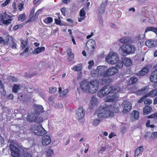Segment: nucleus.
Here are the masks:
<instances>
[{
    "mask_svg": "<svg viewBox=\"0 0 157 157\" xmlns=\"http://www.w3.org/2000/svg\"><path fill=\"white\" fill-rule=\"evenodd\" d=\"M21 47L22 49H23L27 45V41L25 40H24L21 39Z\"/></svg>",
    "mask_w": 157,
    "mask_h": 157,
    "instance_id": "obj_45",
    "label": "nucleus"
},
{
    "mask_svg": "<svg viewBox=\"0 0 157 157\" xmlns=\"http://www.w3.org/2000/svg\"><path fill=\"white\" fill-rule=\"evenodd\" d=\"M122 59L123 62L126 66H128L132 65V61L130 59L126 57H124Z\"/></svg>",
    "mask_w": 157,
    "mask_h": 157,
    "instance_id": "obj_26",
    "label": "nucleus"
},
{
    "mask_svg": "<svg viewBox=\"0 0 157 157\" xmlns=\"http://www.w3.org/2000/svg\"><path fill=\"white\" fill-rule=\"evenodd\" d=\"M147 97L146 96V95L143 96L138 101V102L139 103L142 102L144 99Z\"/></svg>",
    "mask_w": 157,
    "mask_h": 157,
    "instance_id": "obj_63",
    "label": "nucleus"
},
{
    "mask_svg": "<svg viewBox=\"0 0 157 157\" xmlns=\"http://www.w3.org/2000/svg\"><path fill=\"white\" fill-rule=\"evenodd\" d=\"M53 21V19L52 17H47L44 20V22L46 24H48L51 23Z\"/></svg>",
    "mask_w": 157,
    "mask_h": 157,
    "instance_id": "obj_43",
    "label": "nucleus"
},
{
    "mask_svg": "<svg viewBox=\"0 0 157 157\" xmlns=\"http://www.w3.org/2000/svg\"><path fill=\"white\" fill-rule=\"evenodd\" d=\"M149 90V87L148 86H146L140 90L135 91L134 93L137 95H142L146 94L148 92Z\"/></svg>",
    "mask_w": 157,
    "mask_h": 157,
    "instance_id": "obj_18",
    "label": "nucleus"
},
{
    "mask_svg": "<svg viewBox=\"0 0 157 157\" xmlns=\"http://www.w3.org/2000/svg\"><path fill=\"white\" fill-rule=\"evenodd\" d=\"M137 78L136 77H131L130 80H129L128 83L129 84H131L137 81Z\"/></svg>",
    "mask_w": 157,
    "mask_h": 157,
    "instance_id": "obj_48",
    "label": "nucleus"
},
{
    "mask_svg": "<svg viewBox=\"0 0 157 157\" xmlns=\"http://www.w3.org/2000/svg\"><path fill=\"white\" fill-rule=\"evenodd\" d=\"M150 80L153 82H157V70L151 73L150 76Z\"/></svg>",
    "mask_w": 157,
    "mask_h": 157,
    "instance_id": "obj_21",
    "label": "nucleus"
},
{
    "mask_svg": "<svg viewBox=\"0 0 157 157\" xmlns=\"http://www.w3.org/2000/svg\"><path fill=\"white\" fill-rule=\"evenodd\" d=\"M30 129L34 134L38 136H42L46 133V131L40 125H33L31 127Z\"/></svg>",
    "mask_w": 157,
    "mask_h": 157,
    "instance_id": "obj_5",
    "label": "nucleus"
},
{
    "mask_svg": "<svg viewBox=\"0 0 157 157\" xmlns=\"http://www.w3.org/2000/svg\"><path fill=\"white\" fill-rule=\"evenodd\" d=\"M5 40H6V41H7V44H8L10 43H11L12 41H13L14 40L13 39L12 37L9 35L7 36Z\"/></svg>",
    "mask_w": 157,
    "mask_h": 157,
    "instance_id": "obj_44",
    "label": "nucleus"
},
{
    "mask_svg": "<svg viewBox=\"0 0 157 157\" xmlns=\"http://www.w3.org/2000/svg\"><path fill=\"white\" fill-rule=\"evenodd\" d=\"M13 20V19L11 18H8V19L5 20L2 22L3 24L6 25H8L10 24Z\"/></svg>",
    "mask_w": 157,
    "mask_h": 157,
    "instance_id": "obj_41",
    "label": "nucleus"
},
{
    "mask_svg": "<svg viewBox=\"0 0 157 157\" xmlns=\"http://www.w3.org/2000/svg\"><path fill=\"white\" fill-rule=\"evenodd\" d=\"M105 59L107 62L112 65L115 64L119 61L118 55L113 51L110 52L105 57Z\"/></svg>",
    "mask_w": 157,
    "mask_h": 157,
    "instance_id": "obj_4",
    "label": "nucleus"
},
{
    "mask_svg": "<svg viewBox=\"0 0 157 157\" xmlns=\"http://www.w3.org/2000/svg\"><path fill=\"white\" fill-rule=\"evenodd\" d=\"M89 65L88 66V68L89 69H90L94 65V63L93 60H91L88 62Z\"/></svg>",
    "mask_w": 157,
    "mask_h": 157,
    "instance_id": "obj_53",
    "label": "nucleus"
},
{
    "mask_svg": "<svg viewBox=\"0 0 157 157\" xmlns=\"http://www.w3.org/2000/svg\"><path fill=\"white\" fill-rule=\"evenodd\" d=\"M10 47L13 49H15L17 48V44L15 42V40H14L12 41L11 43L9 44Z\"/></svg>",
    "mask_w": 157,
    "mask_h": 157,
    "instance_id": "obj_47",
    "label": "nucleus"
},
{
    "mask_svg": "<svg viewBox=\"0 0 157 157\" xmlns=\"http://www.w3.org/2000/svg\"><path fill=\"white\" fill-rule=\"evenodd\" d=\"M148 71V67H145L141 69L139 72L137 73V75L139 76H143L145 75Z\"/></svg>",
    "mask_w": 157,
    "mask_h": 157,
    "instance_id": "obj_25",
    "label": "nucleus"
},
{
    "mask_svg": "<svg viewBox=\"0 0 157 157\" xmlns=\"http://www.w3.org/2000/svg\"><path fill=\"white\" fill-rule=\"evenodd\" d=\"M100 122V121L99 119H95L93 120L92 123L93 125L97 126Z\"/></svg>",
    "mask_w": 157,
    "mask_h": 157,
    "instance_id": "obj_49",
    "label": "nucleus"
},
{
    "mask_svg": "<svg viewBox=\"0 0 157 157\" xmlns=\"http://www.w3.org/2000/svg\"><path fill=\"white\" fill-rule=\"evenodd\" d=\"M101 77H103L101 79V83L102 84H106L109 82V77L108 76H104L101 75Z\"/></svg>",
    "mask_w": 157,
    "mask_h": 157,
    "instance_id": "obj_31",
    "label": "nucleus"
},
{
    "mask_svg": "<svg viewBox=\"0 0 157 157\" xmlns=\"http://www.w3.org/2000/svg\"><path fill=\"white\" fill-rule=\"evenodd\" d=\"M143 148V147H140L137 148L135 151V156H138L142 151Z\"/></svg>",
    "mask_w": 157,
    "mask_h": 157,
    "instance_id": "obj_39",
    "label": "nucleus"
},
{
    "mask_svg": "<svg viewBox=\"0 0 157 157\" xmlns=\"http://www.w3.org/2000/svg\"><path fill=\"white\" fill-rule=\"evenodd\" d=\"M144 103L145 104L149 105L151 104L152 100L150 99H146L144 101Z\"/></svg>",
    "mask_w": 157,
    "mask_h": 157,
    "instance_id": "obj_51",
    "label": "nucleus"
},
{
    "mask_svg": "<svg viewBox=\"0 0 157 157\" xmlns=\"http://www.w3.org/2000/svg\"><path fill=\"white\" fill-rule=\"evenodd\" d=\"M57 90V88L56 87H51L49 90V92L51 93H55Z\"/></svg>",
    "mask_w": 157,
    "mask_h": 157,
    "instance_id": "obj_52",
    "label": "nucleus"
},
{
    "mask_svg": "<svg viewBox=\"0 0 157 157\" xmlns=\"http://www.w3.org/2000/svg\"><path fill=\"white\" fill-rule=\"evenodd\" d=\"M71 70L78 72L81 70L82 67L80 65H75L73 67L71 68Z\"/></svg>",
    "mask_w": 157,
    "mask_h": 157,
    "instance_id": "obj_38",
    "label": "nucleus"
},
{
    "mask_svg": "<svg viewBox=\"0 0 157 157\" xmlns=\"http://www.w3.org/2000/svg\"><path fill=\"white\" fill-rule=\"evenodd\" d=\"M7 42L6 40H5L2 37L0 36V44L5 45L7 44Z\"/></svg>",
    "mask_w": 157,
    "mask_h": 157,
    "instance_id": "obj_50",
    "label": "nucleus"
},
{
    "mask_svg": "<svg viewBox=\"0 0 157 157\" xmlns=\"http://www.w3.org/2000/svg\"><path fill=\"white\" fill-rule=\"evenodd\" d=\"M26 18L25 14L24 13L19 15L18 20L19 21H23L25 20Z\"/></svg>",
    "mask_w": 157,
    "mask_h": 157,
    "instance_id": "obj_37",
    "label": "nucleus"
},
{
    "mask_svg": "<svg viewBox=\"0 0 157 157\" xmlns=\"http://www.w3.org/2000/svg\"><path fill=\"white\" fill-rule=\"evenodd\" d=\"M118 70L115 67H112L108 68L106 71L103 72V76H111L114 75L118 72Z\"/></svg>",
    "mask_w": 157,
    "mask_h": 157,
    "instance_id": "obj_9",
    "label": "nucleus"
},
{
    "mask_svg": "<svg viewBox=\"0 0 157 157\" xmlns=\"http://www.w3.org/2000/svg\"><path fill=\"white\" fill-rule=\"evenodd\" d=\"M130 39L128 37H124L119 40V42L122 44L128 42Z\"/></svg>",
    "mask_w": 157,
    "mask_h": 157,
    "instance_id": "obj_36",
    "label": "nucleus"
},
{
    "mask_svg": "<svg viewBox=\"0 0 157 157\" xmlns=\"http://www.w3.org/2000/svg\"><path fill=\"white\" fill-rule=\"evenodd\" d=\"M99 88V82L97 80H91L90 82V85L88 93L94 94L98 90Z\"/></svg>",
    "mask_w": 157,
    "mask_h": 157,
    "instance_id": "obj_6",
    "label": "nucleus"
},
{
    "mask_svg": "<svg viewBox=\"0 0 157 157\" xmlns=\"http://www.w3.org/2000/svg\"><path fill=\"white\" fill-rule=\"evenodd\" d=\"M126 87L124 86L122 90H120V88L118 86H104L98 91V96L100 98H103L106 95H109L104 98L105 102H111L116 101L119 95L117 94H114L120 91L121 93H124V91L123 89H126Z\"/></svg>",
    "mask_w": 157,
    "mask_h": 157,
    "instance_id": "obj_1",
    "label": "nucleus"
},
{
    "mask_svg": "<svg viewBox=\"0 0 157 157\" xmlns=\"http://www.w3.org/2000/svg\"><path fill=\"white\" fill-rule=\"evenodd\" d=\"M20 89V85H19L14 84L13 88V91L14 93H16Z\"/></svg>",
    "mask_w": 157,
    "mask_h": 157,
    "instance_id": "obj_40",
    "label": "nucleus"
},
{
    "mask_svg": "<svg viewBox=\"0 0 157 157\" xmlns=\"http://www.w3.org/2000/svg\"><path fill=\"white\" fill-rule=\"evenodd\" d=\"M13 12V13H15L17 10L16 3L13 2L12 5Z\"/></svg>",
    "mask_w": 157,
    "mask_h": 157,
    "instance_id": "obj_55",
    "label": "nucleus"
},
{
    "mask_svg": "<svg viewBox=\"0 0 157 157\" xmlns=\"http://www.w3.org/2000/svg\"><path fill=\"white\" fill-rule=\"evenodd\" d=\"M51 141L50 136L48 135H46L42 138V144L43 146L47 145L51 143Z\"/></svg>",
    "mask_w": 157,
    "mask_h": 157,
    "instance_id": "obj_17",
    "label": "nucleus"
},
{
    "mask_svg": "<svg viewBox=\"0 0 157 157\" xmlns=\"http://www.w3.org/2000/svg\"><path fill=\"white\" fill-rule=\"evenodd\" d=\"M10 2V0H6L2 4V6L4 7L7 5Z\"/></svg>",
    "mask_w": 157,
    "mask_h": 157,
    "instance_id": "obj_61",
    "label": "nucleus"
},
{
    "mask_svg": "<svg viewBox=\"0 0 157 157\" xmlns=\"http://www.w3.org/2000/svg\"><path fill=\"white\" fill-rule=\"evenodd\" d=\"M86 12L83 8L81 9L79 13V17L78 18V21L79 22H81L85 19L86 17Z\"/></svg>",
    "mask_w": 157,
    "mask_h": 157,
    "instance_id": "obj_19",
    "label": "nucleus"
},
{
    "mask_svg": "<svg viewBox=\"0 0 157 157\" xmlns=\"http://www.w3.org/2000/svg\"><path fill=\"white\" fill-rule=\"evenodd\" d=\"M128 44H124L121 46L119 49V52L120 54L123 56L128 55Z\"/></svg>",
    "mask_w": 157,
    "mask_h": 157,
    "instance_id": "obj_12",
    "label": "nucleus"
},
{
    "mask_svg": "<svg viewBox=\"0 0 157 157\" xmlns=\"http://www.w3.org/2000/svg\"><path fill=\"white\" fill-rule=\"evenodd\" d=\"M35 111L36 114H40L44 112V108L41 105H35Z\"/></svg>",
    "mask_w": 157,
    "mask_h": 157,
    "instance_id": "obj_23",
    "label": "nucleus"
},
{
    "mask_svg": "<svg viewBox=\"0 0 157 157\" xmlns=\"http://www.w3.org/2000/svg\"><path fill=\"white\" fill-rule=\"evenodd\" d=\"M7 79L10 81H12V82H17L18 81V79L12 76H9L7 77Z\"/></svg>",
    "mask_w": 157,
    "mask_h": 157,
    "instance_id": "obj_42",
    "label": "nucleus"
},
{
    "mask_svg": "<svg viewBox=\"0 0 157 157\" xmlns=\"http://www.w3.org/2000/svg\"><path fill=\"white\" fill-rule=\"evenodd\" d=\"M45 48L44 47H38L35 49L33 51V53L35 54H38L44 51Z\"/></svg>",
    "mask_w": 157,
    "mask_h": 157,
    "instance_id": "obj_27",
    "label": "nucleus"
},
{
    "mask_svg": "<svg viewBox=\"0 0 157 157\" xmlns=\"http://www.w3.org/2000/svg\"><path fill=\"white\" fill-rule=\"evenodd\" d=\"M139 113L137 110H133L131 113L130 118L132 121L138 120L139 117Z\"/></svg>",
    "mask_w": 157,
    "mask_h": 157,
    "instance_id": "obj_20",
    "label": "nucleus"
},
{
    "mask_svg": "<svg viewBox=\"0 0 157 157\" xmlns=\"http://www.w3.org/2000/svg\"><path fill=\"white\" fill-rule=\"evenodd\" d=\"M12 17L10 15L8 14L6 12L0 14V21L2 22L5 19L8 18H11Z\"/></svg>",
    "mask_w": 157,
    "mask_h": 157,
    "instance_id": "obj_24",
    "label": "nucleus"
},
{
    "mask_svg": "<svg viewBox=\"0 0 157 157\" xmlns=\"http://www.w3.org/2000/svg\"><path fill=\"white\" fill-rule=\"evenodd\" d=\"M95 46V41L93 39L89 40L86 43V49L90 54H92L94 52Z\"/></svg>",
    "mask_w": 157,
    "mask_h": 157,
    "instance_id": "obj_8",
    "label": "nucleus"
},
{
    "mask_svg": "<svg viewBox=\"0 0 157 157\" xmlns=\"http://www.w3.org/2000/svg\"><path fill=\"white\" fill-rule=\"evenodd\" d=\"M128 49H129L128 55L133 54L135 53L136 48L134 45L131 44H128Z\"/></svg>",
    "mask_w": 157,
    "mask_h": 157,
    "instance_id": "obj_28",
    "label": "nucleus"
},
{
    "mask_svg": "<svg viewBox=\"0 0 157 157\" xmlns=\"http://www.w3.org/2000/svg\"><path fill=\"white\" fill-rule=\"evenodd\" d=\"M68 92L69 91L67 89H65L62 92H61L60 96V97L65 96Z\"/></svg>",
    "mask_w": 157,
    "mask_h": 157,
    "instance_id": "obj_46",
    "label": "nucleus"
},
{
    "mask_svg": "<svg viewBox=\"0 0 157 157\" xmlns=\"http://www.w3.org/2000/svg\"><path fill=\"white\" fill-rule=\"evenodd\" d=\"M122 106L123 107V113H126L129 111L132 108V105L131 102L129 101L124 100L122 103Z\"/></svg>",
    "mask_w": 157,
    "mask_h": 157,
    "instance_id": "obj_11",
    "label": "nucleus"
},
{
    "mask_svg": "<svg viewBox=\"0 0 157 157\" xmlns=\"http://www.w3.org/2000/svg\"><path fill=\"white\" fill-rule=\"evenodd\" d=\"M105 71V66H98L96 70H93L91 72V75L93 77H97L101 75L103 76V72Z\"/></svg>",
    "mask_w": 157,
    "mask_h": 157,
    "instance_id": "obj_7",
    "label": "nucleus"
},
{
    "mask_svg": "<svg viewBox=\"0 0 157 157\" xmlns=\"http://www.w3.org/2000/svg\"><path fill=\"white\" fill-rule=\"evenodd\" d=\"M146 45L148 47L152 48L156 45V43L154 40H149L146 41L145 42Z\"/></svg>",
    "mask_w": 157,
    "mask_h": 157,
    "instance_id": "obj_22",
    "label": "nucleus"
},
{
    "mask_svg": "<svg viewBox=\"0 0 157 157\" xmlns=\"http://www.w3.org/2000/svg\"><path fill=\"white\" fill-rule=\"evenodd\" d=\"M151 137L152 139H155L157 137V132H154L151 134Z\"/></svg>",
    "mask_w": 157,
    "mask_h": 157,
    "instance_id": "obj_57",
    "label": "nucleus"
},
{
    "mask_svg": "<svg viewBox=\"0 0 157 157\" xmlns=\"http://www.w3.org/2000/svg\"><path fill=\"white\" fill-rule=\"evenodd\" d=\"M34 12L35 9L33 8L30 11L29 15V17H30L29 19L30 21H34L36 19V18L34 17V16L33 17Z\"/></svg>",
    "mask_w": 157,
    "mask_h": 157,
    "instance_id": "obj_32",
    "label": "nucleus"
},
{
    "mask_svg": "<svg viewBox=\"0 0 157 157\" xmlns=\"http://www.w3.org/2000/svg\"><path fill=\"white\" fill-rule=\"evenodd\" d=\"M61 11L63 15L65 16L66 13V9L65 8H63L61 9Z\"/></svg>",
    "mask_w": 157,
    "mask_h": 157,
    "instance_id": "obj_64",
    "label": "nucleus"
},
{
    "mask_svg": "<svg viewBox=\"0 0 157 157\" xmlns=\"http://www.w3.org/2000/svg\"><path fill=\"white\" fill-rule=\"evenodd\" d=\"M116 67L119 68H122L123 66V63L122 61H121L118 63L116 65Z\"/></svg>",
    "mask_w": 157,
    "mask_h": 157,
    "instance_id": "obj_59",
    "label": "nucleus"
},
{
    "mask_svg": "<svg viewBox=\"0 0 157 157\" xmlns=\"http://www.w3.org/2000/svg\"><path fill=\"white\" fill-rule=\"evenodd\" d=\"M106 109H109L112 116H113V113H117L119 112V109L118 105L116 104H114L112 105L107 106Z\"/></svg>",
    "mask_w": 157,
    "mask_h": 157,
    "instance_id": "obj_14",
    "label": "nucleus"
},
{
    "mask_svg": "<svg viewBox=\"0 0 157 157\" xmlns=\"http://www.w3.org/2000/svg\"><path fill=\"white\" fill-rule=\"evenodd\" d=\"M46 157H51L54 154L53 150L51 149H48L45 153Z\"/></svg>",
    "mask_w": 157,
    "mask_h": 157,
    "instance_id": "obj_35",
    "label": "nucleus"
},
{
    "mask_svg": "<svg viewBox=\"0 0 157 157\" xmlns=\"http://www.w3.org/2000/svg\"><path fill=\"white\" fill-rule=\"evenodd\" d=\"M90 82L87 80H82L79 83L80 87L83 91L88 93Z\"/></svg>",
    "mask_w": 157,
    "mask_h": 157,
    "instance_id": "obj_10",
    "label": "nucleus"
},
{
    "mask_svg": "<svg viewBox=\"0 0 157 157\" xmlns=\"http://www.w3.org/2000/svg\"><path fill=\"white\" fill-rule=\"evenodd\" d=\"M107 2L106 1L103 2L101 5L100 9H99V11L101 13H104L105 10V8L107 5Z\"/></svg>",
    "mask_w": 157,
    "mask_h": 157,
    "instance_id": "obj_29",
    "label": "nucleus"
},
{
    "mask_svg": "<svg viewBox=\"0 0 157 157\" xmlns=\"http://www.w3.org/2000/svg\"><path fill=\"white\" fill-rule=\"evenodd\" d=\"M42 10H43L42 9H39L38 10L35 14L34 17L36 18V19L37 18L38 16L42 12Z\"/></svg>",
    "mask_w": 157,
    "mask_h": 157,
    "instance_id": "obj_54",
    "label": "nucleus"
},
{
    "mask_svg": "<svg viewBox=\"0 0 157 157\" xmlns=\"http://www.w3.org/2000/svg\"><path fill=\"white\" fill-rule=\"evenodd\" d=\"M107 105L105 103L101 104L100 106L97 110L98 112H100L97 115L99 117L107 118L110 116H112L110 111L109 110V109H106V108L107 107Z\"/></svg>",
    "mask_w": 157,
    "mask_h": 157,
    "instance_id": "obj_3",
    "label": "nucleus"
},
{
    "mask_svg": "<svg viewBox=\"0 0 157 157\" xmlns=\"http://www.w3.org/2000/svg\"><path fill=\"white\" fill-rule=\"evenodd\" d=\"M146 96L148 97L150 96L151 97H153L157 95V90H155L150 91L147 94Z\"/></svg>",
    "mask_w": 157,
    "mask_h": 157,
    "instance_id": "obj_33",
    "label": "nucleus"
},
{
    "mask_svg": "<svg viewBox=\"0 0 157 157\" xmlns=\"http://www.w3.org/2000/svg\"><path fill=\"white\" fill-rule=\"evenodd\" d=\"M98 105V101L97 98L93 96L90 101L89 107L90 109H92L96 107Z\"/></svg>",
    "mask_w": 157,
    "mask_h": 157,
    "instance_id": "obj_15",
    "label": "nucleus"
},
{
    "mask_svg": "<svg viewBox=\"0 0 157 157\" xmlns=\"http://www.w3.org/2000/svg\"><path fill=\"white\" fill-rule=\"evenodd\" d=\"M85 113V111L82 107H80L76 111V117L78 120L83 118Z\"/></svg>",
    "mask_w": 157,
    "mask_h": 157,
    "instance_id": "obj_13",
    "label": "nucleus"
},
{
    "mask_svg": "<svg viewBox=\"0 0 157 157\" xmlns=\"http://www.w3.org/2000/svg\"><path fill=\"white\" fill-rule=\"evenodd\" d=\"M10 147L12 151L11 155L13 157H32L31 155L27 152L24 153V155H21L20 154V148L18 144L16 142H14L10 145Z\"/></svg>",
    "mask_w": 157,
    "mask_h": 157,
    "instance_id": "obj_2",
    "label": "nucleus"
},
{
    "mask_svg": "<svg viewBox=\"0 0 157 157\" xmlns=\"http://www.w3.org/2000/svg\"><path fill=\"white\" fill-rule=\"evenodd\" d=\"M4 144L5 141L4 139L1 137H0V146H2Z\"/></svg>",
    "mask_w": 157,
    "mask_h": 157,
    "instance_id": "obj_60",
    "label": "nucleus"
},
{
    "mask_svg": "<svg viewBox=\"0 0 157 157\" xmlns=\"http://www.w3.org/2000/svg\"><path fill=\"white\" fill-rule=\"evenodd\" d=\"M148 118H154L155 120H157V113L155 114H153L149 116L148 117Z\"/></svg>",
    "mask_w": 157,
    "mask_h": 157,
    "instance_id": "obj_56",
    "label": "nucleus"
},
{
    "mask_svg": "<svg viewBox=\"0 0 157 157\" xmlns=\"http://www.w3.org/2000/svg\"><path fill=\"white\" fill-rule=\"evenodd\" d=\"M27 119L30 121H34L36 123H39L42 121V119L40 118H39L38 116H35L34 114H31L28 116Z\"/></svg>",
    "mask_w": 157,
    "mask_h": 157,
    "instance_id": "obj_16",
    "label": "nucleus"
},
{
    "mask_svg": "<svg viewBox=\"0 0 157 157\" xmlns=\"http://www.w3.org/2000/svg\"><path fill=\"white\" fill-rule=\"evenodd\" d=\"M24 4L22 3H20L19 4L18 7V9L20 11H21L23 10L24 8Z\"/></svg>",
    "mask_w": 157,
    "mask_h": 157,
    "instance_id": "obj_62",
    "label": "nucleus"
},
{
    "mask_svg": "<svg viewBox=\"0 0 157 157\" xmlns=\"http://www.w3.org/2000/svg\"><path fill=\"white\" fill-rule=\"evenodd\" d=\"M22 26L21 25H16L13 27V29L15 31L19 28H21L22 27Z\"/></svg>",
    "mask_w": 157,
    "mask_h": 157,
    "instance_id": "obj_58",
    "label": "nucleus"
},
{
    "mask_svg": "<svg viewBox=\"0 0 157 157\" xmlns=\"http://www.w3.org/2000/svg\"><path fill=\"white\" fill-rule=\"evenodd\" d=\"M101 77H103L101 79V83L102 84H106L109 82V77L108 76H104L101 75Z\"/></svg>",
    "mask_w": 157,
    "mask_h": 157,
    "instance_id": "obj_30",
    "label": "nucleus"
},
{
    "mask_svg": "<svg viewBox=\"0 0 157 157\" xmlns=\"http://www.w3.org/2000/svg\"><path fill=\"white\" fill-rule=\"evenodd\" d=\"M152 110L151 108L149 106H146L143 109L144 114L149 113Z\"/></svg>",
    "mask_w": 157,
    "mask_h": 157,
    "instance_id": "obj_34",
    "label": "nucleus"
}]
</instances>
